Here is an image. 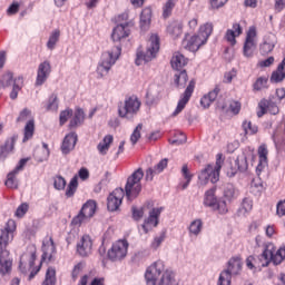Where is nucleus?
I'll use <instances>...</instances> for the list:
<instances>
[{
    "mask_svg": "<svg viewBox=\"0 0 285 285\" xmlns=\"http://www.w3.org/2000/svg\"><path fill=\"white\" fill-rule=\"evenodd\" d=\"M17 232V222L9 219L3 229H0V273L8 275L12 271V259H10V250L8 245L14 239Z\"/></svg>",
    "mask_w": 285,
    "mask_h": 285,
    "instance_id": "1",
    "label": "nucleus"
},
{
    "mask_svg": "<svg viewBox=\"0 0 285 285\" xmlns=\"http://www.w3.org/2000/svg\"><path fill=\"white\" fill-rule=\"evenodd\" d=\"M222 166H224V154H217L215 166L208 164L204 169L200 170V174L198 175L200 184L206 185L208 181L212 184H217V181H219Z\"/></svg>",
    "mask_w": 285,
    "mask_h": 285,
    "instance_id": "2",
    "label": "nucleus"
},
{
    "mask_svg": "<svg viewBox=\"0 0 285 285\" xmlns=\"http://www.w3.org/2000/svg\"><path fill=\"white\" fill-rule=\"evenodd\" d=\"M119 57H121V46H115L109 51L104 52L96 70L97 75L106 77L110 72V68L117 63Z\"/></svg>",
    "mask_w": 285,
    "mask_h": 285,
    "instance_id": "3",
    "label": "nucleus"
},
{
    "mask_svg": "<svg viewBox=\"0 0 285 285\" xmlns=\"http://www.w3.org/2000/svg\"><path fill=\"white\" fill-rule=\"evenodd\" d=\"M141 179H144V169H136L128 178L125 186L126 197L129 202L137 199L141 193Z\"/></svg>",
    "mask_w": 285,
    "mask_h": 285,
    "instance_id": "4",
    "label": "nucleus"
},
{
    "mask_svg": "<svg viewBox=\"0 0 285 285\" xmlns=\"http://www.w3.org/2000/svg\"><path fill=\"white\" fill-rule=\"evenodd\" d=\"M157 52H159V36L151 35L146 52H144L141 48H138L135 60L136 66L153 61V59L157 57Z\"/></svg>",
    "mask_w": 285,
    "mask_h": 285,
    "instance_id": "5",
    "label": "nucleus"
},
{
    "mask_svg": "<svg viewBox=\"0 0 285 285\" xmlns=\"http://www.w3.org/2000/svg\"><path fill=\"white\" fill-rule=\"evenodd\" d=\"M141 109V100L137 96L126 97L124 102L118 106V115L122 119H132Z\"/></svg>",
    "mask_w": 285,
    "mask_h": 285,
    "instance_id": "6",
    "label": "nucleus"
},
{
    "mask_svg": "<svg viewBox=\"0 0 285 285\" xmlns=\"http://www.w3.org/2000/svg\"><path fill=\"white\" fill-rule=\"evenodd\" d=\"M129 246L130 244L126 239L116 240L107 252V259L110 262H122L128 255Z\"/></svg>",
    "mask_w": 285,
    "mask_h": 285,
    "instance_id": "7",
    "label": "nucleus"
},
{
    "mask_svg": "<svg viewBox=\"0 0 285 285\" xmlns=\"http://www.w3.org/2000/svg\"><path fill=\"white\" fill-rule=\"evenodd\" d=\"M166 271V264L164 261L158 259L154 262L149 267H147L145 273V279L147 285H157L159 277Z\"/></svg>",
    "mask_w": 285,
    "mask_h": 285,
    "instance_id": "8",
    "label": "nucleus"
},
{
    "mask_svg": "<svg viewBox=\"0 0 285 285\" xmlns=\"http://www.w3.org/2000/svg\"><path fill=\"white\" fill-rule=\"evenodd\" d=\"M195 79H191L186 87L185 91L180 95V98L178 100L177 107L173 112V117H177L184 108L188 105V101H190V97H193V92H195V86H196Z\"/></svg>",
    "mask_w": 285,
    "mask_h": 285,
    "instance_id": "9",
    "label": "nucleus"
},
{
    "mask_svg": "<svg viewBox=\"0 0 285 285\" xmlns=\"http://www.w3.org/2000/svg\"><path fill=\"white\" fill-rule=\"evenodd\" d=\"M257 29L255 27H250L247 31L245 43L243 47L244 57L250 58L255 52V48H257Z\"/></svg>",
    "mask_w": 285,
    "mask_h": 285,
    "instance_id": "10",
    "label": "nucleus"
},
{
    "mask_svg": "<svg viewBox=\"0 0 285 285\" xmlns=\"http://www.w3.org/2000/svg\"><path fill=\"white\" fill-rule=\"evenodd\" d=\"M163 210H164V207H156L149 212L148 218L145 219L144 224L141 225V228L145 234L150 233L153 228H157V226H159V217Z\"/></svg>",
    "mask_w": 285,
    "mask_h": 285,
    "instance_id": "11",
    "label": "nucleus"
},
{
    "mask_svg": "<svg viewBox=\"0 0 285 285\" xmlns=\"http://www.w3.org/2000/svg\"><path fill=\"white\" fill-rule=\"evenodd\" d=\"M206 39L198 35H186L185 39L183 40V46L189 52H197L202 48V46H206Z\"/></svg>",
    "mask_w": 285,
    "mask_h": 285,
    "instance_id": "12",
    "label": "nucleus"
},
{
    "mask_svg": "<svg viewBox=\"0 0 285 285\" xmlns=\"http://www.w3.org/2000/svg\"><path fill=\"white\" fill-rule=\"evenodd\" d=\"M126 196V191L122 188H116L111 194H109L107 198V208L110 213H115V210H119V206L124 202V197Z\"/></svg>",
    "mask_w": 285,
    "mask_h": 285,
    "instance_id": "13",
    "label": "nucleus"
},
{
    "mask_svg": "<svg viewBox=\"0 0 285 285\" xmlns=\"http://www.w3.org/2000/svg\"><path fill=\"white\" fill-rule=\"evenodd\" d=\"M279 115V107L272 99L263 98L258 102L257 117L262 118L264 115Z\"/></svg>",
    "mask_w": 285,
    "mask_h": 285,
    "instance_id": "14",
    "label": "nucleus"
},
{
    "mask_svg": "<svg viewBox=\"0 0 285 285\" xmlns=\"http://www.w3.org/2000/svg\"><path fill=\"white\" fill-rule=\"evenodd\" d=\"M55 255H57V246L52 236L48 240L42 243V256L41 262H53Z\"/></svg>",
    "mask_w": 285,
    "mask_h": 285,
    "instance_id": "15",
    "label": "nucleus"
},
{
    "mask_svg": "<svg viewBox=\"0 0 285 285\" xmlns=\"http://www.w3.org/2000/svg\"><path fill=\"white\" fill-rule=\"evenodd\" d=\"M77 253L80 257H89L92 255V237L83 235L77 243Z\"/></svg>",
    "mask_w": 285,
    "mask_h": 285,
    "instance_id": "16",
    "label": "nucleus"
},
{
    "mask_svg": "<svg viewBox=\"0 0 285 285\" xmlns=\"http://www.w3.org/2000/svg\"><path fill=\"white\" fill-rule=\"evenodd\" d=\"M52 72V66L50 61L46 60L38 66L36 86H43Z\"/></svg>",
    "mask_w": 285,
    "mask_h": 285,
    "instance_id": "17",
    "label": "nucleus"
},
{
    "mask_svg": "<svg viewBox=\"0 0 285 285\" xmlns=\"http://www.w3.org/2000/svg\"><path fill=\"white\" fill-rule=\"evenodd\" d=\"M258 155V165L256 167L257 175H262L264 168L268 166V147L266 144H263L257 149Z\"/></svg>",
    "mask_w": 285,
    "mask_h": 285,
    "instance_id": "18",
    "label": "nucleus"
},
{
    "mask_svg": "<svg viewBox=\"0 0 285 285\" xmlns=\"http://www.w3.org/2000/svg\"><path fill=\"white\" fill-rule=\"evenodd\" d=\"M166 168H168V158L161 159L154 168L149 167L146 170V181H153V179H155V175H160V173H164Z\"/></svg>",
    "mask_w": 285,
    "mask_h": 285,
    "instance_id": "19",
    "label": "nucleus"
},
{
    "mask_svg": "<svg viewBox=\"0 0 285 285\" xmlns=\"http://www.w3.org/2000/svg\"><path fill=\"white\" fill-rule=\"evenodd\" d=\"M244 29H242V24L235 22L232 29H228L225 33V41L232 46L237 43V37H240Z\"/></svg>",
    "mask_w": 285,
    "mask_h": 285,
    "instance_id": "20",
    "label": "nucleus"
},
{
    "mask_svg": "<svg viewBox=\"0 0 285 285\" xmlns=\"http://www.w3.org/2000/svg\"><path fill=\"white\" fill-rule=\"evenodd\" d=\"M75 146H77V132H70L62 140L61 153L68 155L71 150H75Z\"/></svg>",
    "mask_w": 285,
    "mask_h": 285,
    "instance_id": "21",
    "label": "nucleus"
},
{
    "mask_svg": "<svg viewBox=\"0 0 285 285\" xmlns=\"http://www.w3.org/2000/svg\"><path fill=\"white\" fill-rule=\"evenodd\" d=\"M37 261V250L33 249L31 252H27L20 257L19 268L26 271L27 268H32L35 266V262Z\"/></svg>",
    "mask_w": 285,
    "mask_h": 285,
    "instance_id": "22",
    "label": "nucleus"
},
{
    "mask_svg": "<svg viewBox=\"0 0 285 285\" xmlns=\"http://www.w3.org/2000/svg\"><path fill=\"white\" fill-rule=\"evenodd\" d=\"M128 26H130V22L116 26L111 33L112 41H120L121 39L129 37L130 30H128Z\"/></svg>",
    "mask_w": 285,
    "mask_h": 285,
    "instance_id": "23",
    "label": "nucleus"
},
{
    "mask_svg": "<svg viewBox=\"0 0 285 285\" xmlns=\"http://www.w3.org/2000/svg\"><path fill=\"white\" fill-rule=\"evenodd\" d=\"M170 63L173 70L181 71L185 66H188V58H185L181 52L177 51L174 52Z\"/></svg>",
    "mask_w": 285,
    "mask_h": 285,
    "instance_id": "24",
    "label": "nucleus"
},
{
    "mask_svg": "<svg viewBox=\"0 0 285 285\" xmlns=\"http://www.w3.org/2000/svg\"><path fill=\"white\" fill-rule=\"evenodd\" d=\"M269 80L272 83H282V81L285 80V58L278 65L276 70L272 72Z\"/></svg>",
    "mask_w": 285,
    "mask_h": 285,
    "instance_id": "25",
    "label": "nucleus"
},
{
    "mask_svg": "<svg viewBox=\"0 0 285 285\" xmlns=\"http://www.w3.org/2000/svg\"><path fill=\"white\" fill-rule=\"evenodd\" d=\"M88 282H91L90 285H105L106 278L95 277V274L89 272L80 277L79 285H88Z\"/></svg>",
    "mask_w": 285,
    "mask_h": 285,
    "instance_id": "26",
    "label": "nucleus"
},
{
    "mask_svg": "<svg viewBox=\"0 0 285 285\" xmlns=\"http://www.w3.org/2000/svg\"><path fill=\"white\" fill-rule=\"evenodd\" d=\"M220 91L222 89L219 88V85H216L214 90L209 91L200 99V106H203V108H210V104L217 99Z\"/></svg>",
    "mask_w": 285,
    "mask_h": 285,
    "instance_id": "27",
    "label": "nucleus"
},
{
    "mask_svg": "<svg viewBox=\"0 0 285 285\" xmlns=\"http://www.w3.org/2000/svg\"><path fill=\"white\" fill-rule=\"evenodd\" d=\"M80 213L88 219H92V217H95V213H97V202L92 199L87 200L82 205Z\"/></svg>",
    "mask_w": 285,
    "mask_h": 285,
    "instance_id": "28",
    "label": "nucleus"
},
{
    "mask_svg": "<svg viewBox=\"0 0 285 285\" xmlns=\"http://www.w3.org/2000/svg\"><path fill=\"white\" fill-rule=\"evenodd\" d=\"M86 120V112H83L82 108H76L75 115L72 119L69 121V128L72 130L73 128H79L81 124Z\"/></svg>",
    "mask_w": 285,
    "mask_h": 285,
    "instance_id": "29",
    "label": "nucleus"
},
{
    "mask_svg": "<svg viewBox=\"0 0 285 285\" xmlns=\"http://www.w3.org/2000/svg\"><path fill=\"white\" fill-rule=\"evenodd\" d=\"M112 141H115V137H112V135H106L104 139L97 145L99 155H108L110 146H112Z\"/></svg>",
    "mask_w": 285,
    "mask_h": 285,
    "instance_id": "30",
    "label": "nucleus"
},
{
    "mask_svg": "<svg viewBox=\"0 0 285 285\" xmlns=\"http://www.w3.org/2000/svg\"><path fill=\"white\" fill-rule=\"evenodd\" d=\"M242 257L234 256L228 261V267L226 271L232 275H239V273H242Z\"/></svg>",
    "mask_w": 285,
    "mask_h": 285,
    "instance_id": "31",
    "label": "nucleus"
},
{
    "mask_svg": "<svg viewBox=\"0 0 285 285\" xmlns=\"http://www.w3.org/2000/svg\"><path fill=\"white\" fill-rule=\"evenodd\" d=\"M217 191L216 187H213L205 191L204 196V206H207L208 208H215L217 206V196H215V193Z\"/></svg>",
    "mask_w": 285,
    "mask_h": 285,
    "instance_id": "32",
    "label": "nucleus"
},
{
    "mask_svg": "<svg viewBox=\"0 0 285 285\" xmlns=\"http://www.w3.org/2000/svg\"><path fill=\"white\" fill-rule=\"evenodd\" d=\"M174 83L176 88H186V83H188V72H186V70L177 71L174 75Z\"/></svg>",
    "mask_w": 285,
    "mask_h": 285,
    "instance_id": "33",
    "label": "nucleus"
},
{
    "mask_svg": "<svg viewBox=\"0 0 285 285\" xmlns=\"http://www.w3.org/2000/svg\"><path fill=\"white\" fill-rule=\"evenodd\" d=\"M151 19H153V9H150V7L142 9L140 13V28L142 30H146V28L150 26Z\"/></svg>",
    "mask_w": 285,
    "mask_h": 285,
    "instance_id": "34",
    "label": "nucleus"
},
{
    "mask_svg": "<svg viewBox=\"0 0 285 285\" xmlns=\"http://www.w3.org/2000/svg\"><path fill=\"white\" fill-rule=\"evenodd\" d=\"M275 50V36H269L266 40L261 45L262 55H268Z\"/></svg>",
    "mask_w": 285,
    "mask_h": 285,
    "instance_id": "35",
    "label": "nucleus"
},
{
    "mask_svg": "<svg viewBox=\"0 0 285 285\" xmlns=\"http://www.w3.org/2000/svg\"><path fill=\"white\" fill-rule=\"evenodd\" d=\"M167 32L173 37V39H177V37H181V32H184V26L179 22H171L167 27Z\"/></svg>",
    "mask_w": 285,
    "mask_h": 285,
    "instance_id": "36",
    "label": "nucleus"
},
{
    "mask_svg": "<svg viewBox=\"0 0 285 285\" xmlns=\"http://www.w3.org/2000/svg\"><path fill=\"white\" fill-rule=\"evenodd\" d=\"M268 89V76L258 77L253 83L254 92H261V90Z\"/></svg>",
    "mask_w": 285,
    "mask_h": 285,
    "instance_id": "37",
    "label": "nucleus"
},
{
    "mask_svg": "<svg viewBox=\"0 0 285 285\" xmlns=\"http://www.w3.org/2000/svg\"><path fill=\"white\" fill-rule=\"evenodd\" d=\"M224 197L227 202H234L239 197V189L235 188V186L228 184L224 190Z\"/></svg>",
    "mask_w": 285,
    "mask_h": 285,
    "instance_id": "38",
    "label": "nucleus"
},
{
    "mask_svg": "<svg viewBox=\"0 0 285 285\" xmlns=\"http://www.w3.org/2000/svg\"><path fill=\"white\" fill-rule=\"evenodd\" d=\"M213 22L202 24L198 30V36H200L203 39H205L206 42H208L210 35H213Z\"/></svg>",
    "mask_w": 285,
    "mask_h": 285,
    "instance_id": "39",
    "label": "nucleus"
},
{
    "mask_svg": "<svg viewBox=\"0 0 285 285\" xmlns=\"http://www.w3.org/2000/svg\"><path fill=\"white\" fill-rule=\"evenodd\" d=\"M32 137H35V119H30L26 124L22 141L26 144V141H30Z\"/></svg>",
    "mask_w": 285,
    "mask_h": 285,
    "instance_id": "40",
    "label": "nucleus"
},
{
    "mask_svg": "<svg viewBox=\"0 0 285 285\" xmlns=\"http://www.w3.org/2000/svg\"><path fill=\"white\" fill-rule=\"evenodd\" d=\"M262 255H263V257L272 261L273 264H275V244L266 243L264 245V250H263Z\"/></svg>",
    "mask_w": 285,
    "mask_h": 285,
    "instance_id": "41",
    "label": "nucleus"
},
{
    "mask_svg": "<svg viewBox=\"0 0 285 285\" xmlns=\"http://www.w3.org/2000/svg\"><path fill=\"white\" fill-rule=\"evenodd\" d=\"M204 228V222H202V219H195L190 223L188 230H189V235H194V237H197V235H199V233H202Z\"/></svg>",
    "mask_w": 285,
    "mask_h": 285,
    "instance_id": "42",
    "label": "nucleus"
},
{
    "mask_svg": "<svg viewBox=\"0 0 285 285\" xmlns=\"http://www.w3.org/2000/svg\"><path fill=\"white\" fill-rule=\"evenodd\" d=\"M177 6V0H167L163 6V19H169L173 16V10Z\"/></svg>",
    "mask_w": 285,
    "mask_h": 285,
    "instance_id": "43",
    "label": "nucleus"
},
{
    "mask_svg": "<svg viewBox=\"0 0 285 285\" xmlns=\"http://www.w3.org/2000/svg\"><path fill=\"white\" fill-rule=\"evenodd\" d=\"M17 175H19L18 171L12 170L7 175L6 186L7 188L17 189L19 188V181L17 180Z\"/></svg>",
    "mask_w": 285,
    "mask_h": 285,
    "instance_id": "44",
    "label": "nucleus"
},
{
    "mask_svg": "<svg viewBox=\"0 0 285 285\" xmlns=\"http://www.w3.org/2000/svg\"><path fill=\"white\" fill-rule=\"evenodd\" d=\"M77 188H79V177L73 176L66 189V197H75V193H77Z\"/></svg>",
    "mask_w": 285,
    "mask_h": 285,
    "instance_id": "45",
    "label": "nucleus"
},
{
    "mask_svg": "<svg viewBox=\"0 0 285 285\" xmlns=\"http://www.w3.org/2000/svg\"><path fill=\"white\" fill-rule=\"evenodd\" d=\"M175 282V272L173 269H165L160 278L159 285H173Z\"/></svg>",
    "mask_w": 285,
    "mask_h": 285,
    "instance_id": "46",
    "label": "nucleus"
},
{
    "mask_svg": "<svg viewBox=\"0 0 285 285\" xmlns=\"http://www.w3.org/2000/svg\"><path fill=\"white\" fill-rule=\"evenodd\" d=\"M46 110L51 112H57V110H59V98L57 97V94H52L49 97V100L46 105Z\"/></svg>",
    "mask_w": 285,
    "mask_h": 285,
    "instance_id": "47",
    "label": "nucleus"
},
{
    "mask_svg": "<svg viewBox=\"0 0 285 285\" xmlns=\"http://www.w3.org/2000/svg\"><path fill=\"white\" fill-rule=\"evenodd\" d=\"M242 128L245 135H257L259 127L257 125H253L250 120H245L242 124Z\"/></svg>",
    "mask_w": 285,
    "mask_h": 285,
    "instance_id": "48",
    "label": "nucleus"
},
{
    "mask_svg": "<svg viewBox=\"0 0 285 285\" xmlns=\"http://www.w3.org/2000/svg\"><path fill=\"white\" fill-rule=\"evenodd\" d=\"M181 175L184 179H186V183L181 185L183 190H186L188 186L190 185V181H193V174H190V169H188V165H183L181 167Z\"/></svg>",
    "mask_w": 285,
    "mask_h": 285,
    "instance_id": "49",
    "label": "nucleus"
},
{
    "mask_svg": "<svg viewBox=\"0 0 285 285\" xmlns=\"http://www.w3.org/2000/svg\"><path fill=\"white\" fill-rule=\"evenodd\" d=\"M22 86H23V77H18L13 81V88H12V91L10 94L11 99H17V97H19V90H21Z\"/></svg>",
    "mask_w": 285,
    "mask_h": 285,
    "instance_id": "50",
    "label": "nucleus"
},
{
    "mask_svg": "<svg viewBox=\"0 0 285 285\" xmlns=\"http://www.w3.org/2000/svg\"><path fill=\"white\" fill-rule=\"evenodd\" d=\"M57 284V271L52 267H49L46 273L45 285H55Z\"/></svg>",
    "mask_w": 285,
    "mask_h": 285,
    "instance_id": "51",
    "label": "nucleus"
},
{
    "mask_svg": "<svg viewBox=\"0 0 285 285\" xmlns=\"http://www.w3.org/2000/svg\"><path fill=\"white\" fill-rule=\"evenodd\" d=\"M59 37H61V32L59 30L52 31L47 42V48L49 50H55V46L59 42Z\"/></svg>",
    "mask_w": 285,
    "mask_h": 285,
    "instance_id": "52",
    "label": "nucleus"
},
{
    "mask_svg": "<svg viewBox=\"0 0 285 285\" xmlns=\"http://www.w3.org/2000/svg\"><path fill=\"white\" fill-rule=\"evenodd\" d=\"M141 130H144V124H138L134 129L132 134L130 135V141L132 146H136L137 141L141 139Z\"/></svg>",
    "mask_w": 285,
    "mask_h": 285,
    "instance_id": "53",
    "label": "nucleus"
},
{
    "mask_svg": "<svg viewBox=\"0 0 285 285\" xmlns=\"http://www.w3.org/2000/svg\"><path fill=\"white\" fill-rule=\"evenodd\" d=\"M83 268H86V263L80 262L78 264H76L71 271V279L73 282H77V279H79V275H81V273H83Z\"/></svg>",
    "mask_w": 285,
    "mask_h": 285,
    "instance_id": "54",
    "label": "nucleus"
},
{
    "mask_svg": "<svg viewBox=\"0 0 285 285\" xmlns=\"http://www.w3.org/2000/svg\"><path fill=\"white\" fill-rule=\"evenodd\" d=\"M230 279H233V274L225 269L219 275L218 285H230Z\"/></svg>",
    "mask_w": 285,
    "mask_h": 285,
    "instance_id": "55",
    "label": "nucleus"
},
{
    "mask_svg": "<svg viewBox=\"0 0 285 285\" xmlns=\"http://www.w3.org/2000/svg\"><path fill=\"white\" fill-rule=\"evenodd\" d=\"M284 259H285V245L279 247L277 249V252L275 253V256H274L275 266H279V264H282V262H284Z\"/></svg>",
    "mask_w": 285,
    "mask_h": 285,
    "instance_id": "56",
    "label": "nucleus"
},
{
    "mask_svg": "<svg viewBox=\"0 0 285 285\" xmlns=\"http://www.w3.org/2000/svg\"><path fill=\"white\" fill-rule=\"evenodd\" d=\"M252 210H253V200L248 198L243 199L239 208V213H242L243 215H246V213H250Z\"/></svg>",
    "mask_w": 285,
    "mask_h": 285,
    "instance_id": "57",
    "label": "nucleus"
},
{
    "mask_svg": "<svg viewBox=\"0 0 285 285\" xmlns=\"http://www.w3.org/2000/svg\"><path fill=\"white\" fill-rule=\"evenodd\" d=\"M29 208H30V205H28V203H22L20 206H18L14 213L16 217H18V219L26 217V213H28Z\"/></svg>",
    "mask_w": 285,
    "mask_h": 285,
    "instance_id": "58",
    "label": "nucleus"
},
{
    "mask_svg": "<svg viewBox=\"0 0 285 285\" xmlns=\"http://www.w3.org/2000/svg\"><path fill=\"white\" fill-rule=\"evenodd\" d=\"M213 210H218L219 215H226V213H228V205L226 204V200H217Z\"/></svg>",
    "mask_w": 285,
    "mask_h": 285,
    "instance_id": "59",
    "label": "nucleus"
},
{
    "mask_svg": "<svg viewBox=\"0 0 285 285\" xmlns=\"http://www.w3.org/2000/svg\"><path fill=\"white\" fill-rule=\"evenodd\" d=\"M70 117H72V109L62 110L59 116L60 126H65Z\"/></svg>",
    "mask_w": 285,
    "mask_h": 285,
    "instance_id": "60",
    "label": "nucleus"
},
{
    "mask_svg": "<svg viewBox=\"0 0 285 285\" xmlns=\"http://www.w3.org/2000/svg\"><path fill=\"white\" fill-rule=\"evenodd\" d=\"M53 186L56 190H63V188H66V178L62 176H56L53 178Z\"/></svg>",
    "mask_w": 285,
    "mask_h": 285,
    "instance_id": "61",
    "label": "nucleus"
},
{
    "mask_svg": "<svg viewBox=\"0 0 285 285\" xmlns=\"http://www.w3.org/2000/svg\"><path fill=\"white\" fill-rule=\"evenodd\" d=\"M83 222H88V218L81 213L79 212L77 216H75L71 220V226H81V224H83Z\"/></svg>",
    "mask_w": 285,
    "mask_h": 285,
    "instance_id": "62",
    "label": "nucleus"
},
{
    "mask_svg": "<svg viewBox=\"0 0 285 285\" xmlns=\"http://www.w3.org/2000/svg\"><path fill=\"white\" fill-rule=\"evenodd\" d=\"M229 110L230 112H233V115H239V112L242 111V102L233 100L229 104Z\"/></svg>",
    "mask_w": 285,
    "mask_h": 285,
    "instance_id": "63",
    "label": "nucleus"
},
{
    "mask_svg": "<svg viewBox=\"0 0 285 285\" xmlns=\"http://www.w3.org/2000/svg\"><path fill=\"white\" fill-rule=\"evenodd\" d=\"M276 215L278 217H284L285 216V199L278 202V204L276 206Z\"/></svg>",
    "mask_w": 285,
    "mask_h": 285,
    "instance_id": "64",
    "label": "nucleus"
}]
</instances>
